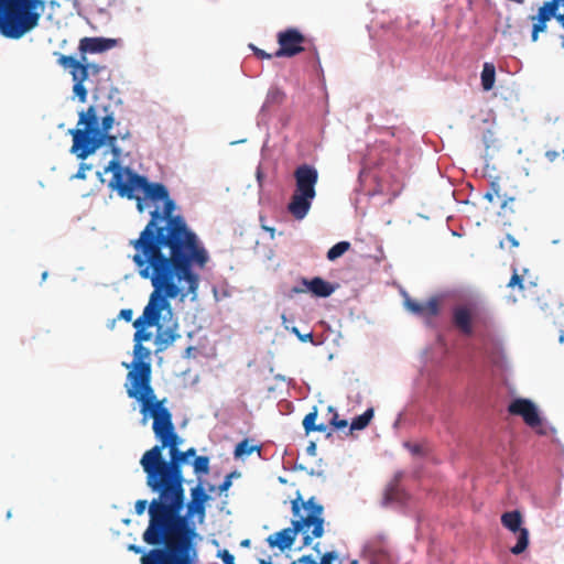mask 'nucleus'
<instances>
[{
  "label": "nucleus",
  "instance_id": "31",
  "mask_svg": "<svg viewBox=\"0 0 564 564\" xmlns=\"http://www.w3.org/2000/svg\"><path fill=\"white\" fill-rule=\"evenodd\" d=\"M234 476H235V473H231V474H229V475H227V476L225 477L224 481H223V482L220 484V486H219V491H220V492L227 491V490L230 488V486H231V484H232V482H231V478H232Z\"/></svg>",
  "mask_w": 564,
  "mask_h": 564
},
{
  "label": "nucleus",
  "instance_id": "11",
  "mask_svg": "<svg viewBox=\"0 0 564 564\" xmlns=\"http://www.w3.org/2000/svg\"><path fill=\"white\" fill-rule=\"evenodd\" d=\"M508 412L511 415H518L521 416L524 423L530 426L531 429L536 430L538 427H541L542 420L540 417V414L538 412V409L535 404L529 400L523 398L514 399L509 405H508Z\"/></svg>",
  "mask_w": 564,
  "mask_h": 564
},
{
  "label": "nucleus",
  "instance_id": "3",
  "mask_svg": "<svg viewBox=\"0 0 564 564\" xmlns=\"http://www.w3.org/2000/svg\"><path fill=\"white\" fill-rule=\"evenodd\" d=\"M127 380L129 381V384H126L128 397L139 401L141 412L150 413L153 419V433L161 444L152 448H159V454H162L164 448H169V454L174 449H180L183 440L175 431L172 413L163 406L164 400H156L151 386L150 366L138 364L134 371L128 372Z\"/></svg>",
  "mask_w": 564,
  "mask_h": 564
},
{
  "label": "nucleus",
  "instance_id": "1",
  "mask_svg": "<svg viewBox=\"0 0 564 564\" xmlns=\"http://www.w3.org/2000/svg\"><path fill=\"white\" fill-rule=\"evenodd\" d=\"M163 209L154 208L151 218L130 240V256L135 269L199 280L195 268L204 269L209 254L197 234L189 228L182 215H175L176 205L169 196Z\"/></svg>",
  "mask_w": 564,
  "mask_h": 564
},
{
  "label": "nucleus",
  "instance_id": "37",
  "mask_svg": "<svg viewBox=\"0 0 564 564\" xmlns=\"http://www.w3.org/2000/svg\"><path fill=\"white\" fill-rule=\"evenodd\" d=\"M293 332L297 335V337L300 338V340L302 341H307V340H312L313 339V335L312 333H307L305 335H301L297 330V328H293Z\"/></svg>",
  "mask_w": 564,
  "mask_h": 564
},
{
  "label": "nucleus",
  "instance_id": "2",
  "mask_svg": "<svg viewBox=\"0 0 564 564\" xmlns=\"http://www.w3.org/2000/svg\"><path fill=\"white\" fill-rule=\"evenodd\" d=\"M135 271L142 279L150 280L153 290L142 314L132 323L135 328L133 340L135 344L151 340L153 334L148 328L155 327V351L161 352L181 337L178 323L174 318L170 301L178 299L184 302L187 297L196 300L199 280L183 279L153 271L145 274V271L141 269H135Z\"/></svg>",
  "mask_w": 564,
  "mask_h": 564
},
{
  "label": "nucleus",
  "instance_id": "42",
  "mask_svg": "<svg viewBox=\"0 0 564 564\" xmlns=\"http://www.w3.org/2000/svg\"><path fill=\"white\" fill-rule=\"evenodd\" d=\"M315 448H316V447H315V444H314V443H311V445L307 447V451H308V453H311V454H315Z\"/></svg>",
  "mask_w": 564,
  "mask_h": 564
},
{
  "label": "nucleus",
  "instance_id": "32",
  "mask_svg": "<svg viewBox=\"0 0 564 564\" xmlns=\"http://www.w3.org/2000/svg\"><path fill=\"white\" fill-rule=\"evenodd\" d=\"M251 48L253 50L254 54L257 57L261 58V59H270L274 56V54H268L267 52H264L263 50L261 48H258L253 45H251Z\"/></svg>",
  "mask_w": 564,
  "mask_h": 564
},
{
  "label": "nucleus",
  "instance_id": "17",
  "mask_svg": "<svg viewBox=\"0 0 564 564\" xmlns=\"http://www.w3.org/2000/svg\"><path fill=\"white\" fill-rule=\"evenodd\" d=\"M473 311L466 305L456 306L453 311V323L464 335L470 336L473 334Z\"/></svg>",
  "mask_w": 564,
  "mask_h": 564
},
{
  "label": "nucleus",
  "instance_id": "44",
  "mask_svg": "<svg viewBox=\"0 0 564 564\" xmlns=\"http://www.w3.org/2000/svg\"><path fill=\"white\" fill-rule=\"evenodd\" d=\"M249 543H250V541H249V540H245V541H242V542H241V545H242V546H248V545H249Z\"/></svg>",
  "mask_w": 564,
  "mask_h": 564
},
{
  "label": "nucleus",
  "instance_id": "46",
  "mask_svg": "<svg viewBox=\"0 0 564 564\" xmlns=\"http://www.w3.org/2000/svg\"><path fill=\"white\" fill-rule=\"evenodd\" d=\"M260 564H271V563L267 562L265 560H260Z\"/></svg>",
  "mask_w": 564,
  "mask_h": 564
},
{
  "label": "nucleus",
  "instance_id": "43",
  "mask_svg": "<svg viewBox=\"0 0 564 564\" xmlns=\"http://www.w3.org/2000/svg\"><path fill=\"white\" fill-rule=\"evenodd\" d=\"M263 229H265L267 231H270L271 234H273V231H274V229H273V228H271V227H265V226H263Z\"/></svg>",
  "mask_w": 564,
  "mask_h": 564
},
{
  "label": "nucleus",
  "instance_id": "25",
  "mask_svg": "<svg viewBox=\"0 0 564 564\" xmlns=\"http://www.w3.org/2000/svg\"><path fill=\"white\" fill-rule=\"evenodd\" d=\"M151 355V351L149 348L144 347L142 344H135L134 345V356H135V359L133 361V369L131 371H134L137 369V366L138 364H145V361H143L144 359L149 358ZM147 365H150V362H147Z\"/></svg>",
  "mask_w": 564,
  "mask_h": 564
},
{
  "label": "nucleus",
  "instance_id": "13",
  "mask_svg": "<svg viewBox=\"0 0 564 564\" xmlns=\"http://www.w3.org/2000/svg\"><path fill=\"white\" fill-rule=\"evenodd\" d=\"M302 286H294V293H305L311 292L316 297H328L335 292V286L325 281L319 276H315L311 280L303 278L301 280Z\"/></svg>",
  "mask_w": 564,
  "mask_h": 564
},
{
  "label": "nucleus",
  "instance_id": "6",
  "mask_svg": "<svg viewBox=\"0 0 564 564\" xmlns=\"http://www.w3.org/2000/svg\"><path fill=\"white\" fill-rule=\"evenodd\" d=\"M112 172L109 187L121 197L134 198L135 191H142L147 199L159 202L167 198L169 191L162 183H150L145 176L134 173L130 167L121 166L119 160L112 159L104 173Z\"/></svg>",
  "mask_w": 564,
  "mask_h": 564
},
{
  "label": "nucleus",
  "instance_id": "20",
  "mask_svg": "<svg viewBox=\"0 0 564 564\" xmlns=\"http://www.w3.org/2000/svg\"><path fill=\"white\" fill-rule=\"evenodd\" d=\"M317 419V409L313 408V411L305 415L303 420V427L306 434L311 432H327V426L325 424H316Z\"/></svg>",
  "mask_w": 564,
  "mask_h": 564
},
{
  "label": "nucleus",
  "instance_id": "29",
  "mask_svg": "<svg viewBox=\"0 0 564 564\" xmlns=\"http://www.w3.org/2000/svg\"><path fill=\"white\" fill-rule=\"evenodd\" d=\"M518 246H519L518 240L511 235H507L506 239L500 242L501 248L508 247L511 249V248H517Z\"/></svg>",
  "mask_w": 564,
  "mask_h": 564
},
{
  "label": "nucleus",
  "instance_id": "48",
  "mask_svg": "<svg viewBox=\"0 0 564 564\" xmlns=\"http://www.w3.org/2000/svg\"><path fill=\"white\" fill-rule=\"evenodd\" d=\"M351 564H358V562L357 561H352Z\"/></svg>",
  "mask_w": 564,
  "mask_h": 564
},
{
  "label": "nucleus",
  "instance_id": "8",
  "mask_svg": "<svg viewBox=\"0 0 564 564\" xmlns=\"http://www.w3.org/2000/svg\"><path fill=\"white\" fill-rule=\"evenodd\" d=\"M58 56L57 63L65 69L69 70L74 82L73 93L80 102L87 101L88 88L86 83L91 84V77L99 75L106 69V66L89 63L87 57L75 58L69 55L55 53Z\"/></svg>",
  "mask_w": 564,
  "mask_h": 564
},
{
  "label": "nucleus",
  "instance_id": "39",
  "mask_svg": "<svg viewBox=\"0 0 564 564\" xmlns=\"http://www.w3.org/2000/svg\"><path fill=\"white\" fill-rule=\"evenodd\" d=\"M134 199H137V208L140 213H142L145 208L144 200L141 197L134 195Z\"/></svg>",
  "mask_w": 564,
  "mask_h": 564
},
{
  "label": "nucleus",
  "instance_id": "9",
  "mask_svg": "<svg viewBox=\"0 0 564 564\" xmlns=\"http://www.w3.org/2000/svg\"><path fill=\"white\" fill-rule=\"evenodd\" d=\"M279 48L274 57H293L305 50V36L295 28L280 31L276 35Z\"/></svg>",
  "mask_w": 564,
  "mask_h": 564
},
{
  "label": "nucleus",
  "instance_id": "47",
  "mask_svg": "<svg viewBox=\"0 0 564 564\" xmlns=\"http://www.w3.org/2000/svg\"><path fill=\"white\" fill-rule=\"evenodd\" d=\"M560 341H561V343H564V334H562V335L560 336Z\"/></svg>",
  "mask_w": 564,
  "mask_h": 564
},
{
  "label": "nucleus",
  "instance_id": "23",
  "mask_svg": "<svg viewBox=\"0 0 564 564\" xmlns=\"http://www.w3.org/2000/svg\"><path fill=\"white\" fill-rule=\"evenodd\" d=\"M337 558V554L335 552H326L319 563H316L315 560L311 555H304L297 560V562H293L292 564H332V561Z\"/></svg>",
  "mask_w": 564,
  "mask_h": 564
},
{
  "label": "nucleus",
  "instance_id": "36",
  "mask_svg": "<svg viewBox=\"0 0 564 564\" xmlns=\"http://www.w3.org/2000/svg\"><path fill=\"white\" fill-rule=\"evenodd\" d=\"M128 550L134 552L135 554H141L142 553L141 558H143V556L150 552V551L144 552L141 546H138V545H134V544L129 545ZM140 562L142 563V560H140Z\"/></svg>",
  "mask_w": 564,
  "mask_h": 564
},
{
  "label": "nucleus",
  "instance_id": "41",
  "mask_svg": "<svg viewBox=\"0 0 564 564\" xmlns=\"http://www.w3.org/2000/svg\"><path fill=\"white\" fill-rule=\"evenodd\" d=\"M184 453L186 454L187 458L194 457L196 455V449L194 447H191L187 451H184Z\"/></svg>",
  "mask_w": 564,
  "mask_h": 564
},
{
  "label": "nucleus",
  "instance_id": "26",
  "mask_svg": "<svg viewBox=\"0 0 564 564\" xmlns=\"http://www.w3.org/2000/svg\"><path fill=\"white\" fill-rule=\"evenodd\" d=\"M350 248V242L348 241H340L334 245L328 251H327V259L329 261H334L341 257L346 251H348Z\"/></svg>",
  "mask_w": 564,
  "mask_h": 564
},
{
  "label": "nucleus",
  "instance_id": "28",
  "mask_svg": "<svg viewBox=\"0 0 564 564\" xmlns=\"http://www.w3.org/2000/svg\"><path fill=\"white\" fill-rule=\"evenodd\" d=\"M194 473L206 475L209 473V458L207 456H197L193 463Z\"/></svg>",
  "mask_w": 564,
  "mask_h": 564
},
{
  "label": "nucleus",
  "instance_id": "5",
  "mask_svg": "<svg viewBox=\"0 0 564 564\" xmlns=\"http://www.w3.org/2000/svg\"><path fill=\"white\" fill-rule=\"evenodd\" d=\"M292 528L283 529L272 535H269L267 542L271 547H279L284 551L292 546L296 534L303 533V544L311 545L313 539L321 538L324 534V508L311 497L304 501L300 494L292 500Z\"/></svg>",
  "mask_w": 564,
  "mask_h": 564
},
{
  "label": "nucleus",
  "instance_id": "14",
  "mask_svg": "<svg viewBox=\"0 0 564 564\" xmlns=\"http://www.w3.org/2000/svg\"><path fill=\"white\" fill-rule=\"evenodd\" d=\"M117 45V40L105 37H83L79 41V57H87V54H97L111 50Z\"/></svg>",
  "mask_w": 564,
  "mask_h": 564
},
{
  "label": "nucleus",
  "instance_id": "22",
  "mask_svg": "<svg viewBox=\"0 0 564 564\" xmlns=\"http://www.w3.org/2000/svg\"><path fill=\"white\" fill-rule=\"evenodd\" d=\"M373 416V410L368 409L366 410L361 415H358L355 417L350 424L351 431H359L364 430L371 421Z\"/></svg>",
  "mask_w": 564,
  "mask_h": 564
},
{
  "label": "nucleus",
  "instance_id": "24",
  "mask_svg": "<svg viewBox=\"0 0 564 564\" xmlns=\"http://www.w3.org/2000/svg\"><path fill=\"white\" fill-rule=\"evenodd\" d=\"M260 447L256 445H251L249 440H243L239 442L235 448V457H243L251 455L254 451L260 452Z\"/></svg>",
  "mask_w": 564,
  "mask_h": 564
},
{
  "label": "nucleus",
  "instance_id": "4",
  "mask_svg": "<svg viewBox=\"0 0 564 564\" xmlns=\"http://www.w3.org/2000/svg\"><path fill=\"white\" fill-rule=\"evenodd\" d=\"M105 116L101 119V126H98L99 111L97 106H89L86 111L79 113L77 126H84L83 129H73L69 133L73 137L72 152L76 153L77 158L85 160L90 154L95 153L101 145L107 144L111 148L113 159L119 160L120 149L117 147L118 139H126L129 137V131L118 132L110 134L109 131L113 127L115 117L109 112L107 107H104Z\"/></svg>",
  "mask_w": 564,
  "mask_h": 564
},
{
  "label": "nucleus",
  "instance_id": "27",
  "mask_svg": "<svg viewBox=\"0 0 564 564\" xmlns=\"http://www.w3.org/2000/svg\"><path fill=\"white\" fill-rule=\"evenodd\" d=\"M484 197L491 204H500L502 208L507 206V200L502 199L499 193V186L495 183L491 184V191L487 192Z\"/></svg>",
  "mask_w": 564,
  "mask_h": 564
},
{
  "label": "nucleus",
  "instance_id": "21",
  "mask_svg": "<svg viewBox=\"0 0 564 564\" xmlns=\"http://www.w3.org/2000/svg\"><path fill=\"white\" fill-rule=\"evenodd\" d=\"M496 79V69L494 64L485 63L481 72V86L482 89L488 91L492 89Z\"/></svg>",
  "mask_w": 564,
  "mask_h": 564
},
{
  "label": "nucleus",
  "instance_id": "19",
  "mask_svg": "<svg viewBox=\"0 0 564 564\" xmlns=\"http://www.w3.org/2000/svg\"><path fill=\"white\" fill-rule=\"evenodd\" d=\"M529 273V271L527 269L523 270V273L522 274H519L517 269H513V274L510 279V281L508 282V288H516L518 286L519 290L521 291H525L527 289H530L532 286H535V282L531 281V280H525V275Z\"/></svg>",
  "mask_w": 564,
  "mask_h": 564
},
{
  "label": "nucleus",
  "instance_id": "45",
  "mask_svg": "<svg viewBox=\"0 0 564 564\" xmlns=\"http://www.w3.org/2000/svg\"><path fill=\"white\" fill-rule=\"evenodd\" d=\"M46 278H47V272L45 271L42 273V281L46 280Z\"/></svg>",
  "mask_w": 564,
  "mask_h": 564
},
{
  "label": "nucleus",
  "instance_id": "40",
  "mask_svg": "<svg viewBox=\"0 0 564 564\" xmlns=\"http://www.w3.org/2000/svg\"><path fill=\"white\" fill-rule=\"evenodd\" d=\"M86 169H87V167H86L84 164H82V165H80V167H79V170L77 171V173H76L75 177H76V178H80V180L86 178V174H85V170H86Z\"/></svg>",
  "mask_w": 564,
  "mask_h": 564
},
{
  "label": "nucleus",
  "instance_id": "38",
  "mask_svg": "<svg viewBox=\"0 0 564 564\" xmlns=\"http://www.w3.org/2000/svg\"><path fill=\"white\" fill-rule=\"evenodd\" d=\"M269 97L273 98L274 100L281 101L284 96L279 89H275L270 93Z\"/></svg>",
  "mask_w": 564,
  "mask_h": 564
},
{
  "label": "nucleus",
  "instance_id": "10",
  "mask_svg": "<svg viewBox=\"0 0 564 564\" xmlns=\"http://www.w3.org/2000/svg\"><path fill=\"white\" fill-rule=\"evenodd\" d=\"M501 523L506 529L518 534L517 544L510 549L511 553L514 555L523 553L529 545V531L525 528H521V513L518 510L505 512L501 516Z\"/></svg>",
  "mask_w": 564,
  "mask_h": 564
},
{
  "label": "nucleus",
  "instance_id": "34",
  "mask_svg": "<svg viewBox=\"0 0 564 564\" xmlns=\"http://www.w3.org/2000/svg\"><path fill=\"white\" fill-rule=\"evenodd\" d=\"M330 424L334 425L336 429H344L348 425L346 420H338L337 414H334V417L332 419Z\"/></svg>",
  "mask_w": 564,
  "mask_h": 564
},
{
  "label": "nucleus",
  "instance_id": "49",
  "mask_svg": "<svg viewBox=\"0 0 564 564\" xmlns=\"http://www.w3.org/2000/svg\"><path fill=\"white\" fill-rule=\"evenodd\" d=\"M563 153H564V149H563Z\"/></svg>",
  "mask_w": 564,
  "mask_h": 564
},
{
  "label": "nucleus",
  "instance_id": "15",
  "mask_svg": "<svg viewBox=\"0 0 564 564\" xmlns=\"http://www.w3.org/2000/svg\"><path fill=\"white\" fill-rule=\"evenodd\" d=\"M404 305L408 311L424 318L435 317L440 313V301L437 297H431L425 303L406 297Z\"/></svg>",
  "mask_w": 564,
  "mask_h": 564
},
{
  "label": "nucleus",
  "instance_id": "12",
  "mask_svg": "<svg viewBox=\"0 0 564 564\" xmlns=\"http://www.w3.org/2000/svg\"><path fill=\"white\" fill-rule=\"evenodd\" d=\"M295 192L305 196H316L315 185L318 181L317 170L308 164H302L294 171Z\"/></svg>",
  "mask_w": 564,
  "mask_h": 564
},
{
  "label": "nucleus",
  "instance_id": "35",
  "mask_svg": "<svg viewBox=\"0 0 564 564\" xmlns=\"http://www.w3.org/2000/svg\"><path fill=\"white\" fill-rule=\"evenodd\" d=\"M133 316V312L131 308H123L119 313V317L124 319L126 322H131Z\"/></svg>",
  "mask_w": 564,
  "mask_h": 564
},
{
  "label": "nucleus",
  "instance_id": "18",
  "mask_svg": "<svg viewBox=\"0 0 564 564\" xmlns=\"http://www.w3.org/2000/svg\"><path fill=\"white\" fill-rule=\"evenodd\" d=\"M208 500V495L206 494L203 486L199 484L191 490V501L187 505V513L192 516L194 513L204 514L205 512V502Z\"/></svg>",
  "mask_w": 564,
  "mask_h": 564
},
{
  "label": "nucleus",
  "instance_id": "30",
  "mask_svg": "<svg viewBox=\"0 0 564 564\" xmlns=\"http://www.w3.org/2000/svg\"><path fill=\"white\" fill-rule=\"evenodd\" d=\"M218 556L223 560L224 564H235L234 555L227 550L219 552Z\"/></svg>",
  "mask_w": 564,
  "mask_h": 564
},
{
  "label": "nucleus",
  "instance_id": "16",
  "mask_svg": "<svg viewBox=\"0 0 564 564\" xmlns=\"http://www.w3.org/2000/svg\"><path fill=\"white\" fill-rule=\"evenodd\" d=\"M314 198L315 196H305L303 193L294 191L288 205V210L296 219H303L307 215Z\"/></svg>",
  "mask_w": 564,
  "mask_h": 564
},
{
  "label": "nucleus",
  "instance_id": "33",
  "mask_svg": "<svg viewBox=\"0 0 564 564\" xmlns=\"http://www.w3.org/2000/svg\"><path fill=\"white\" fill-rule=\"evenodd\" d=\"M147 507H148V501L147 500H138L135 502V506H134L135 513L138 516L143 514L145 509H147Z\"/></svg>",
  "mask_w": 564,
  "mask_h": 564
},
{
  "label": "nucleus",
  "instance_id": "7",
  "mask_svg": "<svg viewBox=\"0 0 564 564\" xmlns=\"http://www.w3.org/2000/svg\"><path fill=\"white\" fill-rule=\"evenodd\" d=\"M39 0H0V34L20 39L33 30L40 20Z\"/></svg>",
  "mask_w": 564,
  "mask_h": 564
}]
</instances>
